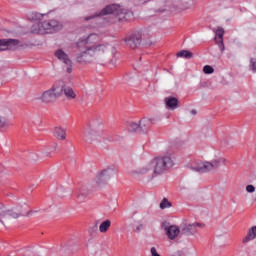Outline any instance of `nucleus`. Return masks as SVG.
Segmentation results:
<instances>
[{"mask_svg":"<svg viewBox=\"0 0 256 256\" xmlns=\"http://www.w3.org/2000/svg\"><path fill=\"white\" fill-rule=\"evenodd\" d=\"M101 36L98 34H89L86 38H81L77 42V49L80 51L76 54V63L80 65H90V63H103L105 53L111 49L109 44H95L100 41Z\"/></svg>","mask_w":256,"mask_h":256,"instance_id":"obj_1","label":"nucleus"},{"mask_svg":"<svg viewBox=\"0 0 256 256\" xmlns=\"http://www.w3.org/2000/svg\"><path fill=\"white\" fill-rule=\"evenodd\" d=\"M103 15H116V17H118V21H127V19L133 15V12L122 8L120 5L112 4L106 6L99 13L84 17V21H91V19L103 17Z\"/></svg>","mask_w":256,"mask_h":256,"instance_id":"obj_2","label":"nucleus"},{"mask_svg":"<svg viewBox=\"0 0 256 256\" xmlns=\"http://www.w3.org/2000/svg\"><path fill=\"white\" fill-rule=\"evenodd\" d=\"M29 206L27 204L18 205L11 210L5 207V204L0 202V223L1 225H5L6 221L9 219H19V217H29L33 211H28Z\"/></svg>","mask_w":256,"mask_h":256,"instance_id":"obj_3","label":"nucleus"},{"mask_svg":"<svg viewBox=\"0 0 256 256\" xmlns=\"http://www.w3.org/2000/svg\"><path fill=\"white\" fill-rule=\"evenodd\" d=\"M152 166L154 168L153 177H157V175H163L167 169H171L173 159L169 156L157 157L152 160Z\"/></svg>","mask_w":256,"mask_h":256,"instance_id":"obj_4","label":"nucleus"},{"mask_svg":"<svg viewBox=\"0 0 256 256\" xmlns=\"http://www.w3.org/2000/svg\"><path fill=\"white\" fill-rule=\"evenodd\" d=\"M61 97L59 85L55 84L51 89L44 91L41 95L36 96V101L41 103H55Z\"/></svg>","mask_w":256,"mask_h":256,"instance_id":"obj_5","label":"nucleus"},{"mask_svg":"<svg viewBox=\"0 0 256 256\" xmlns=\"http://www.w3.org/2000/svg\"><path fill=\"white\" fill-rule=\"evenodd\" d=\"M115 175H117L115 168H106L96 175L95 183L98 187H105V185L109 184V180L113 179Z\"/></svg>","mask_w":256,"mask_h":256,"instance_id":"obj_6","label":"nucleus"},{"mask_svg":"<svg viewBox=\"0 0 256 256\" xmlns=\"http://www.w3.org/2000/svg\"><path fill=\"white\" fill-rule=\"evenodd\" d=\"M19 47H23V44L17 39H0V52L15 51V49H19Z\"/></svg>","mask_w":256,"mask_h":256,"instance_id":"obj_7","label":"nucleus"},{"mask_svg":"<svg viewBox=\"0 0 256 256\" xmlns=\"http://www.w3.org/2000/svg\"><path fill=\"white\" fill-rule=\"evenodd\" d=\"M143 39V35L141 32H134L130 35H127L124 38V42L126 43L127 47L130 49H137L139 45H141V41Z\"/></svg>","mask_w":256,"mask_h":256,"instance_id":"obj_8","label":"nucleus"},{"mask_svg":"<svg viewBox=\"0 0 256 256\" xmlns=\"http://www.w3.org/2000/svg\"><path fill=\"white\" fill-rule=\"evenodd\" d=\"M55 57L58 58L64 65H66L67 73L73 72V62L71 61V58H69V55L63 51V49H58L55 52Z\"/></svg>","mask_w":256,"mask_h":256,"instance_id":"obj_9","label":"nucleus"},{"mask_svg":"<svg viewBox=\"0 0 256 256\" xmlns=\"http://www.w3.org/2000/svg\"><path fill=\"white\" fill-rule=\"evenodd\" d=\"M44 35L47 33H55V31H61L63 29V24L57 20L44 21Z\"/></svg>","mask_w":256,"mask_h":256,"instance_id":"obj_10","label":"nucleus"},{"mask_svg":"<svg viewBox=\"0 0 256 256\" xmlns=\"http://www.w3.org/2000/svg\"><path fill=\"white\" fill-rule=\"evenodd\" d=\"M101 129H95V124H93L90 128L85 130L84 137L87 141V143H93V141H97L99 137L101 136Z\"/></svg>","mask_w":256,"mask_h":256,"instance_id":"obj_11","label":"nucleus"},{"mask_svg":"<svg viewBox=\"0 0 256 256\" xmlns=\"http://www.w3.org/2000/svg\"><path fill=\"white\" fill-rule=\"evenodd\" d=\"M162 227L166 231V235L168 239H170L171 241H173L174 239H177V237L179 236V233H181L179 226H175V225L167 226L166 223H163Z\"/></svg>","mask_w":256,"mask_h":256,"instance_id":"obj_12","label":"nucleus"},{"mask_svg":"<svg viewBox=\"0 0 256 256\" xmlns=\"http://www.w3.org/2000/svg\"><path fill=\"white\" fill-rule=\"evenodd\" d=\"M203 228L205 225L201 223H193V224H183L181 226V231L184 235H195L197 233V228Z\"/></svg>","mask_w":256,"mask_h":256,"instance_id":"obj_13","label":"nucleus"},{"mask_svg":"<svg viewBox=\"0 0 256 256\" xmlns=\"http://www.w3.org/2000/svg\"><path fill=\"white\" fill-rule=\"evenodd\" d=\"M225 35V30H223L222 27H218V29L215 32V42L216 45H218L221 53L225 51V44L223 43V36Z\"/></svg>","mask_w":256,"mask_h":256,"instance_id":"obj_14","label":"nucleus"},{"mask_svg":"<svg viewBox=\"0 0 256 256\" xmlns=\"http://www.w3.org/2000/svg\"><path fill=\"white\" fill-rule=\"evenodd\" d=\"M59 91H61V95H65L66 99H77V93H75V90H73V87L71 86H59Z\"/></svg>","mask_w":256,"mask_h":256,"instance_id":"obj_15","label":"nucleus"},{"mask_svg":"<svg viewBox=\"0 0 256 256\" xmlns=\"http://www.w3.org/2000/svg\"><path fill=\"white\" fill-rule=\"evenodd\" d=\"M191 171H195L196 173H209V169L206 162H194L189 166Z\"/></svg>","mask_w":256,"mask_h":256,"instance_id":"obj_16","label":"nucleus"},{"mask_svg":"<svg viewBox=\"0 0 256 256\" xmlns=\"http://www.w3.org/2000/svg\"><path fill=\"white\" fill-rule=\"evenodd\" d=\"M226 161L227 160L223 157L215 158L210 162L206 161V164H207V167H208V172L213 171L215 169H219V167H221V165H225Z\"/></svg>","mask_w":256,"mask_h":256,"instance_id":"obj_17","label":"nucleus"},{"mask_svg":"<svg viewBox=\"0 0 256 256\" xmlns=\"http://www.w3.org/2000/svg\"><path fill=\"white\" fill-rule=\"evenodd\" d=\"M151 125H153V119L151 118H142L139 121V127L141 133H147L151 129Z\"/></svg>","mask_w":256,"mask_h":256,"instance_id":"obj_18","label":"nucleus"},{"mask_svg":"<svg viewBox=\"0 0 256 256\" xmlns=\"http://www.w3.org/2000/svg\"><path fill=\"white\" fill-rule=\"evenodd\" d=\"M164 103L166 108L171 109V111H175L179 107V100L172 96L166 97Z\"/></svg>","mask_w":256,"mask_h":256,"instance_id":"obj_19","label":"nucleus"},{"mask_svg":"<svg viewBox=\"0 0 256 256\" xmlns=\"http://www.w3.org/2000/svg\"><path fill=\"white\" fill-rule=\"evenodd\" d=\"M254 239H256V226L248 229L246 236L242 239V243L247 245V243L254 241Z\"/></svg>","mask_w":256,"mask_h":256,"instance_id":"obj_20","label":"nucleus"},{"mask_svg":"<svg viewBox=\"0 0 256 256\" xmlns=\"http://www.w3.org/2000/svg\"><path fill=\"white\" fill-rule=\"evenodd\" d=\"M13 127V123H11V120L9 118H5L3 116H0V131L1 133H5V131H9Z\"/></svg>","mask_w":256,"mask_h":256,"instance_id":"obj_21","label":"nucleus"},{"mask_svg":"<svg viewBox=\"0 0 256 256\" xmlns=\"http://www.w3.org/2000/svg\"><path fill=\"white\" fill-rule=\"evenodd\" d=\"M31 33L38 35H45V26L43 22H36L31 27Z\"/></svg>","mask_w":256,"mask_h":256,"instance_id":"obj_22","label":"nucleus"},{"mask_svg":"<svg viewBox=\"0 0 256 256\" xmlns=\"http://www.w3.org/2000/svg\"><path fill=\"white\" fill-rule=\"evenodd\" d=\"M54 137L58 139L59 141H65L67 137V132L65 131L64 128L61 127H56L53 132Z\"/></svg>","mask_w":256,"mask_h":256,"instance_id":"obj_23","label":"nucleus"},{"mask_svg":"<svg viewBox=\"0 0 256 256\" xmlns=\"http://www.w3.org/2000/svg\"><path fill=\"white\" fill-rule=\"evenodd\" d=\"M150 171H154V168H153V162L151 161L150 163L146 164L144 167L140 168L138 173L140 175H147V173H150Z\"/></svg>","mask_w":256,"mask_h":256,"instance_id":"obj_24","label":"nucleus"},{"mask_svg":"<svg viewBox=\"0 0 256 256\" xmlns=\"http://www.w3.org/2000/svg\"><path fill=\"white\" fill-rule=\"evenodd\" d=\"M110 227H111V221L105 220L100 224L99 231H100V233H107V231H109Z\"/></svg>","mask_w":256,"mask_h":256,"instance_id":"obj_25","label":"nucleus"},{"mask_svg":"<svg viewBox=\"0 0 256 256\" xmlns=\"http://www.w3.org/2000/svg\"><path fill=\"white\" fill-rule=\"evenodd\" d=\"M128 131H130V133H137V131H140L139 123H137V122H129V124H128Z\"/></svg>","mask_w":256,"mask_h":256,"instance_id":"obj_26","label":"nucleus"},{"mask_svg":"<svg viewBox=\"0 0 256 256\" xmlns=\"http://www.w3.org/2000/svg\"><path fill=\"white\" fill-rule=\"evenodd\" d=\"M78 201H85V199H87V197H89V191L85 190V189H80L78 192Z\"/></svg>","mask_w":256,"mask_h":256,"instance_id":"obj_27","label":"nucleus"},{"mask_svg":"<svg viewBox=\"0 0 256 256\" xmlns=\"http://www.w3.org/2000/svg\"><path fill=\"white\" fill-rule=\"evenodd\" d=\"M177 57H184V59H191L193 57V53L189 50H182L177 53Z\"/></svg>","mask_w":256,"mask_h":256,"instance_id":"obj_28","label":"nucleus"},{"mask_svg":"<svg viewBox=\"0 0 256 256\" xmlns=\"http://www.w3.org/2000/svg\"><path fill=\"white\" fill-rule=\"evenodd\" d=\"M171 207V202L167 198H163L160 203V209H169Z\"/></svg>","mask_w":256,"mask_h":256,"instance_id":"obj_29","label":"nucleus"},{"mask_svg":"<svg viewBox=\"0 0 256 256\" xmlns=\"http://www.w3.org/2000/svg\"><path fill=\"white\" fill-rule=\"evenodd\" d=\"M249 69L252 73H256V58H250Z\"/></svg>","mask_w":256,"mask_h":256,"instance_id":"obj_30","label":"nucleus"},{"mask_svg":"<svg viewBox=\"0 0 256 256\" xmlns=\"http://www.w3.org/2000/svg\"><path fill=\"white\" fill-rule=\"evenodd\" d=\"M203 72H204L206 75H211L212 73H215V69H214L212 66L206 65V66H204V68H203Z\"/></svg>","mask_w":256,"mask_h":256,"instance_id":"obj_31","label":"nucleus"},{"mask_svg":"<svg viewBox=\"0 0 256 256\" xmlns=\"http://www.w3.org/2000/svg\"><path fill=\"white\" fill-rule=\"evenodd\" d=\"M247 193H255V186L253 185H247L246 186Z\"/></svg>","mask_w":256,"mask_h":256,"instance_id":"obj_32","label":"nucleus"},{"mask_svg":"<svg viewBox=\"0 0 256 256\" xmlns=\"http://www.w3.org/2000/svg\"><path fill=\"white\" fill-rule=\"evenodd\" d=\"M97 225L92 226L88 229V232L90 233V235H93L94 233H97Z\"/></svg>","mask_w":256,"mask_h":256,"instance_id":"obj_33","label":"nucleus"},{"mask_svg":"<svg viewBox=\"0 0 256 256\" xmlns=\"http://www.w3.org/2000/svg\"><path fill=\"white\" fill-rule=\"evenodd\" d=\"M191 114H192V115H197V110H192V111H191Z\"/></svg>","mask_w":256,"mask_h":256,"instance_id":"obj_34","label":"nucleus"},{"mask_svg":"<svg viewBox=\"0 0 256 256\" xmlns=\"http://www.w3.org/2000/svg\"><path fill=\"white\" fill-rule=\"evenodd\" d=\"M141 229H143V225L137 227V231H140Z\"/></svg>","mask_w":256,"mask_h":256,"instance_id":"obj_35","label":"nucleus"}]
</instances>
